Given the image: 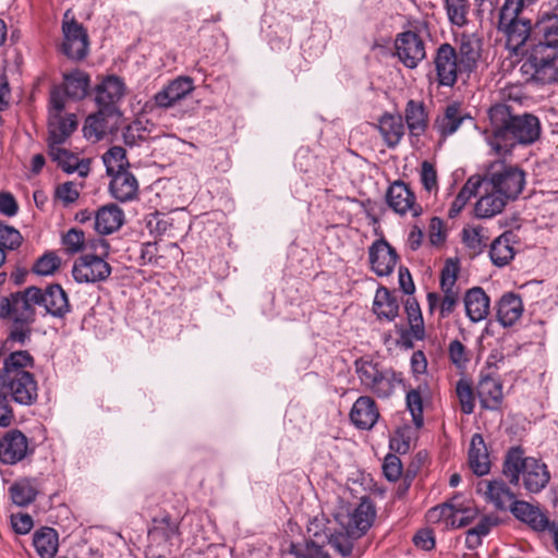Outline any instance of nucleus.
Returning a JSON list of instances; mask_svg holds the SVG:
<instances>
[{"label": "nucleus", "instance_id": "obj_13", "mask_svg": "<svg viewBox=\"0 0 558 558\" xmlns=\"http://www.w3.org/2000/svg\"><path fill=\"white\" fill-rule=\"evenodd\" d=\"M435 69L439 85L451 87L458 78L459 65L454 49L450 45H441L436 53Z\"/></svg>", "mask_w": 558, "mask_h": 558}, {"label": "nucleus", "instance_id": "obj_5", "mask_svg": "<svg viewBox=\"0 0 558 558\" xmlns=\"http://www.w3.org/2000/svg\"><path fill=\"white\" fill-rule=\"evenodd\" d=\"M94 253L84 254L73 265L72 275L78 283L105 281L111 274V266L105 260L109 255V243L104 239L90 241Z\"/></svg>", "mask_w": 558, "mask_h": 558}, {"label": "nucleus", "instance_id": "obj_54", "mask_svg": "<svg viewBox=\"0 0 558 558\" xmlns=\"http://www.w3.org/2000/svg\"><path fill=\"white\" fill-rule=\"evenodd\" d=\"M22 236L20 232L0 222V248L12 251L20 246Z\"/></svg>", "mask_w": 558, "mask_h": 558}, {"label": "nucleus", "instance_id": "obj_4", "mask_svg": "<svg viewBox=\"0 0 558 558\" xmlns=\"http://www.w3.org/2000/svg\"><path fill=\"white\" fill-rule=\"evenodd\" d=\"M361 385L377 398H389L401 381L397 373L383 366L371 356H362L354 363Z\"/></svg>", "mask_w": 558, "mask_h": 558}, {"label": "nucleus", "instance_id": "obj_55", "mask_svg": "<svg viewBox=\"0 0 558 558\" xmlns=\"http://www.w3.org/2000/svg\"><path fill=\"white\" fill-rule=\"evenodd\" d=\"M499 29L506 35H530L532 26L530 20L518 17L511 22L499 23Z\"/></svg>", "mask_w": 558, "mask_h": 558}, {"label": "nucleus", "instance_id": "obj_9", "mask_svg": "<svg viewBox=\"0 0 558 558\" xmlns=\"http://www.w3.org/2000/svg\"><path fill=\"white\" fill-rule=\"evenodd\" d=\"M375 517L376 510L373 502L363 498L353 510L339 513L337 520L349 535L361 537L372 526Z\"/></svg>", "mask_w": 558, "mask_h": 558}, {"label": "nucleus", "instance_id": "obj_21", "mask_svg": "<svg viewBox=\"0 0 558 558\" xmlns=\"http://www.w3.org/2000/svg\"><path fill=\"white\" fill-rule=\"evenodd\" d=\"M37 305L54 317H63L70 311L68 295L59 284H51L44 291L40 289Z\"/></svg>", "mask_w": 558, "mask_h": 558}, {"label": "nucleus", "instance_id": "obj_38", "mask_svg": "<svg viewBox=\"0 0 558 558\" xmlns=\"http://www.w3.org/2000/svg\"><path fill=\"white\" fill-rule=\"evenodd\" d=\"M489 256L492 262L498 266H506L514 257V248L512 246V234L506 232L496 238L490 244Z\"/></svg>", "mask_w": 558, "mask_h": 558}, {"label": "nucleus", "instance_id": "obj_26", "mask_svg": "<svg viewBox=\"0 0 558 558\" xmlns=\"http://www.w3.org/2000/svg\"><path fill=\"white\" fill-rule=\"evenodd\" d=\"M469 465L474 474L483 476L490 471V460L486 444L481 434H474L470 441Z\"/></svg>", "mask_w": 558, "mask_h": 558}, {"label": "nucleus", "instance_id": "obj_28", "mask_svg": "<svg viewBox=\"0 0 558 558\" xmlns=\"http://www.w3.org/2000/svg\"><path fill=\"white\" fill-rule=\"evenodd\" d=\"M481 405L487 410H499L504 400L502 385L499 380L485 376L477 385Z\"/></svg>", "mask_w": 558, "mask_h": 558}, {"label": "nucleus", "instance_id": "obj_58", "mask_svg": "<svg viewBox=\"0 0 558 558\" xmlns=\"http://www.w3.org/2000/svg\"><path fill=\"white\" fill-rule=\"evenodd\" d=\"M525 0H505L502 8L500 9L499 23L511 22L519 17Z\"/></svg>", "mask_w": 558, "mask_h": 558}, {"label": "nucleus", "instance_id": "obj_7", "mask_svg": "<svg viewBox=\"0 0 558 558\" xmlns=\"http://www.w3.org/2000/svg\"><path fill=\"white\" fill-rule=\"evenodd\" d=\"M482 184L488 190L500 193L508 201H512L522 192L525 174L515 166L496 161L492 163L488 173L482 179Z\"/></svg>", "mask_w": 558, "mask_h": 558}, {"label": "nucleus", "instance_id": "obj_1", "mask_svg": "<svg viewBox=\"0 0 558 558\" xmlns=\"http://www.w3.org/2000/svg\"><path fill=\"white\" fill-rule=\"evenodd\" d=\"M490 130L485 132L486 142L496 155L511 151L517 144H531L539 136V121L532 114L512 116L509 107L497 104L488 111Z\"/></svg>", "mask_w": 558, "mask_h": 558}, {"label": "nucleus", "instance_id": "obj_27", "mask_svg": "<svg viewBox=\"0 0 558 558\" xmlns=\"http://www.w3.org/2000/svg\"><path fill=\"white\" fill-rule=\"evenodd\" d=\"M111 177L109 190L113 198L124 203L136 197L138 183L130 171H120Z\"/></svg>", "mask_w": 558, "mask_h": 558}, {"label": "nucleus", "instance_id": "obj_52", "mask_svg": "<svg viewBox=\"0 0 558 558\" xmlns=\"http://www.w3.org/2000/svg\"><path fill=\"white\" fill-rule=\"evenodd\" d=\"M352 538L354 536L349 535L347 532L341 533H332L328 538L329 545L335 548L342 557H348L351 555L353 549Z\"/></svg>", "mask_w": 558, "mask_h": 558}, {"label": "nucleus", "instance_id": "obj_16", "mask_svg": "<svg viewBox=\"0 0 558 558\" xmlns=\"http://www.w3.org/2000/svg\"><path fill=\"white\" fill-rule=\"evenodd\" d=\"M194 90V82L189 76H179L155 94L154 100L159 108H170Z\"/></svg>", "mask_w": 558, "mask_h": 558}, {"label": "nucleus", "instance_id": "obj_19", "mask_svg": "<svg viewBox=\"0 0 558 558\" xmlns=\"http://www.w3.org/2000/svg\"><path fill=\"white\" fill-rule=\"evenodd\" d=\"M62 77V84L57 85L56 87L61 88V95L65 100L69 98L71 100L78 101L88 95L90 77L85 71L76 69L70 72H64Z\"/></svg>", "mask_w": 558, "mask_h": 558}, {"label": "nucleus", "instance_id": "obj_42", "mask_svg": "<svg viewBox=\"0 0 558 558\" xmlns=\"http://www.w3.org/2000/svg\"><path fill=\"white\" fill-rule=\"evenodd\" d=\"M88 37H63L61 51L70 59L82 60L88 53Z\"/></svg>", "mask_w": 558, "mask_h": 558}, {"label": "nucleus", "instance_id": "obj_2", "mask_svg": "<svg viewBox=\"0 0 558 558\" xmlns=\"http://www.w3.org/2000/svg\"><path fill=\"white\" fill-rule=\"evenodd\" d=\"M505 46L510 56L525 58L522 69L533 81L549 84L558 78L557 37H507Z\"/></svg>", "mask_w": 558, "mask_h": 558}, {"label": "nucleus", "instance_id": "obj_59", "mask_svg": "<svg viewBox=\"0 0 558 558\" xmlns=\"http://www.w3.org/2000/svg\"><path fill=\"white\" fill-rule=\"evenodd\" d=\"M56 196L64 204L74 203L80 196V190L74 182H64L56 189Z\"/></svg>", "mask_w": 558, "mask_h": 558}, {"label": "nucleus", "instance_id": "obj_39", "mask_svg": "<svg viewBox=\"0 0 558 558\" xmlns=\"http://www.w3.org/2000/svg\"><path fill=\"white\" fill-rule=\"evenodd\" d=\"M481 186H483L481 177L472 175L469 178L452 202L448 213L449 217L453 218L459 215L470 198L476 194Z\"/></svg>", "mask_w": 558, "mask_h": 558}, {"label": "nucleus", "instance_id": "obj_35", "mask_svg": "<svg viewBox=\"0 0 558 558\" xmlns=\"http://www.w3.org/2000/svg\"><path fill=\"white\" fill-rule=\"evenodd\" d=\"M33 545L40 558H54L59 548V535L52 527H41L34 533Z\"/></svg>", "mask_w": 558, "mask_h": 558}, {"label": "nucleus", "instance_id": "obj_25", "mask_svg": "<svg viewBox=\"0 0 558 558\" xmlns=\"http://www.w3.org/2000/svg\"><path fill=\"white\" fill-rule=\"evenodd\" d=\"M465 119H470V116L463 112L459 102H452L436 119L435 129L442 137H447L456 133Z\"/></svg>", "mask_w": 558, "mask_h": 558}, {"label": "nucleus", "instance_id": "obj_57", "mask_svg": "<svg viewBox=\"0 0 558 558\" xmlns=\"http://www.w3.org/2000/svg\"><path fill=\"white\" fill-rule=\"evenodd\" d=\"M383 472L388 481H397L402 474V463L400 458L395 454H388L383 463Z\"/></svg>", "mask_w": 558, "mask_h": 558}, {"label": "nucleus", "instance_id": "obj_50", "mask_svg": "<svg viewBox=\"0 0 558 558\" xmlns=\"http://www.w3.org/2000/svg\"><path fill=\"white\" fill-rule=\"evenodd\" d=\"M456 392L462 412L471 414L474 411V396L471 385L466 380L460 379L456 385Z\"/></svg>", "mask_w": 558, "mask_h": 558}, {"label": "nucleus", "instance_id": "obj_15", "mask_svg": "<svg viewBox=\"0 0 558 558\" xmlns=\"http://www.w3.org/2000/svg\"><path fill=\"white\" fill-rule=\"evenodd\" d=\"M477 493L486 502L492 504L497 510L511 509L514 500L513 492L502 480L482 481L477 484Z\"/></svg>", "mask_w": 558, "mask_h": 558}, {"label": "nucleus", "instance_id": "obj_49", "mask_svg": "<svg viewBox=\"0 0 558 558\" xmlns=\"http://www.w3.org/2000/svg\"><path fill=\"white\" fill-rule=\"evenodd\" d=\"M62 243L68 253L74 254L77 253L85 247L90 248V242L86 243L85 234L82 230L71 229L66 232V234L62 239Z\"/></svg>", "mask_w": 558, "mask_h": 558}, {"label": "nucleus", "instance_id": "obj_60", "mask_svg": "<svg viewBox=\"0 0 558 558\" xmlns=\"http://www.w3.org/2000/svg\"><path fill=\"white\" fill-rule=\"evenodd\" d=\"M448 351H449L450 361L458 368L464 367L465 364L469 362L465 347L459 340L451 341L449 344Z\"/></svg>", "mask_w": 558, "mask_h": 558}, {"label": "nucleus", "instance_id": "obj_56", "mask_svg": "<svg viewBox=\"0 0 558 558\" xmlns=\"http://www.w3.org/2000/svg\"><path fill=\"white\" fill-rule=\"evenodd\" d=\"M459 267L453 262H447L441 270L440 287L441 290H459L456 286Z\"/></svg>", "mask_w": 558, "mask_h": 558}, {"label": "nucleus", "instance_id": "obj_40", "mask_svg": "<svg viewBox=\"0 0 558 558\" xmlns=\"http://www.w3.org/2000/svg\"><path fill=\"white\" fill-rule=\"evenodd\" d=\"M10 496L16 506L25 507L35 500L37 487L33 480L24 478L11 485Z\"/></svg>", "mask_w": 558, "mask_h": 558}, {"label": "nucleus", "instance_id": "obj_45", "mask_svg": "<svg viewBox=\"0 0 558 558\" xmlns=\"http://www.w3.org/2000/svg\"><path fill=\"white\" fill-rule=\"evenodd\" d=\"M291 553L298 558H329L324 547L313 541L293 544Z\"/></svg>", "mask_w": 558, "mask_h": 558}, {"label": "nucleus", "instance_id": "obj_18", "mask_svg": "<svg viewBox=\"0 0 558 558\" xmlns=\"http://www.w3.org/2000/svg\"><path fill=\"white\" fill-rule=\"evenodd\" d=\"M121 113H110L104 108H98L96 113L88 116L85 120L84 136L94 142L101 140L112 131Z\"/></svg>", "mask_w": 558, "mask_h": 558}, {"label": "nucleus", "instance_id": "obj_3", "mask_svg": "<svg viewBox=\"0 0 558 558\" xmlns=\"http://www.w3.org/2000/svg\"><path fill=\"white\" fill-rule=\"evenodd\" d=\"M502 473L513 485H517L522 476L523 486L530 493L541 492L550 480L546 464L535 458L524 457L520 447H512L508 450Z\"/></svg>", "mask_w": 558, "mask_h": 558}, {"label": "nucleus", "instance_id": "obj_29", "mask_svg": "<svg viewBox=\"0 0 558 558\" xmlns=\"http://www.w3.org/2000/svg\"><path fill=\"white\" fill-rule=\"evenodd\" d=\"M49 156L68 173L77 172L81 178H84L89 172L88 161L80 160L76 155L70 153L62 145L49 147Z\"/></svg>", "mask_w": 558, "mask_h": 558}, {"label": "nucleus", "instance_id": "obj_48", "mask_svg": "<svg viewBox=\"0 0 558 558\" xmlns=\"http://www.w3.org/2000/svg\"><path fill=\"white\" fill-rule=\"evenodd\" d=\"M454 515L452 498L449 502H445L429 509L427 512V520L430 523L444 522L447 527H450V522Z\"/></svg>", "mask_w": 558, "mask_h": 558}, {"label": "nucleus", "instance_id": "obj_23", "mask_svg": "<svg viewBox=\"0 0 558 558\" xmlns=\"http://www.w3.org/2000/svg\"><path fill=\"white\" fill-rule=\"evenodd\" d=\"M396 52L399 60L409 69L417 66L425 58V48L421 37H397Z\"/></svg>", "mask_w": 558, "mask_h": 558}, {"label": "nucleus", "instance_id": "obj_37", "mask_svg": "<svg viewBox=\"0 0 558 558\" xmlns=\"http://www.w3.org/2000/svg\"><path fill=\"white\" fill-rule=\"evenodd\" d=\"M405 122L412 136H421L427 128V114L423 102L409 100L404 112Z\"/></svg>", "mask_w": 558, "mask_h": 558}, {"label": "nucleus", "instance_id": "obj_62", "mask_svg": "<svg viewBox=\"0 0 558 558\" xmlns=\"http://www.w3.org/2000/svg\"><path fill=\"white\" fill-rule=\"evenodd\" d=\"M444 295L441 296L440 302V317L445 318L449 316L458 301H459V290H441Z\"/></svg>", "mask_w": 558, "mask_h": 558}, {"label": "nucleus", "instance_id": "obj_32", "mask_svg": "<svg viewBox=\"0 0 558 558\" xmlns=\"http://www.w3.org/2000/svg\"><path fill=\"white\" fill-rule=\"evenodd\" d=\"M464 306L470 320L478 323L489 313V298L482 288H472L465 293Z\"/></svg>", "mask_w": 558, "mask_h": 558}, {"label": "nucleus", "instance_id": "obj_36", "mask_svg": "<svg viewBox=\"0 0 558 558\" xmlns=\"http://www.w3.org/2000/svg\"><path fill=\"white\" fill-rule=\"evenodd\" d=\"M378 129L389 147L397 146L404 135V124L400 114H384L379 120Z\"/></svg>", "mask_w": 558, "mask_h": 558}, {"label": "nucleus", "instance_id": "obj_30", "mask_svg": "<svg viewBox=\"0 0 558 558\" xmlns=\"http://www.w3.org/2000/svg\"><path fill=\"white\" fill-rule=\"evenodd\" d=\"M524 311L521 298L513 293H505L497 307V317L505 327L513 326L522 316Z\"/></svg>", "mask_w": 558, "mask_h": 558}, {"label": "nucleus", "instance_id": "obj_22", "mask_svg": "<svg viewBox=\"0 0 558 558\" xmlns=\"http://www.w3.org/2000/svg\"><path fill=\"white\" fill-rule=\"evenodd\" d=\"M376 402L368 396L356 399L350 412L352 424L360 429H371L378 421Z\"/></svg>", "mask_w": 558, "mask_h": 558}, {"label": "nucleus", "instance_id": "obj_31", "mask_svg": "<svg viewBox=\"0 0 558 558\" xmlns=\"http://www.w3.org/2000/svg\"><path fill=\"white\" fill-rule=\"evenodd\" d=\"M480 189L483 194L475 204V216L477 218H492L500 214L509 201L495 190H488L485 186Z\"/></svg>", "mask_w": 558, "mask_h": 558}, {"label": "nucleus", "instance_id": "obj_6", "mask_svg": "<svg viewBox=\"0 0 558 558\" xmlns=\"http://www.w3.org/2000/svg\"><path fill=\"white\" fill-rule=\"evenodd\" d=\"M65 99L61 95V88L52 87L49 98L48 146L62 145L77 128V119L74 113H64Z\"/></svg>", "mask_w": 558, "mask_h": 558}, {"label": "nucleus", "instance_id": "obj_10", "mask_svg": "<svg viewBox=\"0 0 558 558\" xmlns=\"http://www.w3.org/2000/svg\"><path fill=\"white\" fill-rule=\"evenodd\" d=\"M125 92L126 86L123 80L116 75H109L95 88L96 105L110 113H120L118 105L125 96Z\"/></svg>", "mask_w": 558, "mask_h": 558}, {"label": "nucleus", "instance_id": "obj_14", "mask_svg": "<svg viewBox=\"0 0 558 558\" xmlns=\"http://www.w3.org/2000/svg\"><path fill=\"white\" fill-rule=\"evenodd\" d=\"M12 400L21 405H32L38 397V386L33 374L0 383Z\"/></svg>", "mask_w": 558, "mask_h": 558}, {"label": "nucleus", "instance_id": "obj_51", "mask_svg": "<svg viewBox=\"0 0 558 558\" xmlns=\"http://www.w3.org/2000/svg\"><path fill=\"white\" fill-rule=\"evenodd\" d=\"M60 263V258L54 253H46L37 259L33 270L40 276H50L59 268Z\"/></svg>", "mask_w": 558, "mask_h": 558}, {"label": "nucleus", "instance_id": "obj_44", "mask_svg": "<svg viewBox=\"0 0 558 558\" xmlns=\"http://www.w3.org/2000/svg\"><path fill=\"white\" fill-rule=\"evenodd\" d=\"M405 312L412 335L416 339H422L424 336V325L418 303L415 300H408L405 303Z\"/></svg>", "mask_w": 558, "mask_h": 558}, {"label": "nucleus", "instance_id": "obj_12", "mask_svg": "<svg viewBox=\"0 0 558 558\" xmlns=\"http://www.w3.org/2000/svg\"><path fill=\"white\" fill-rule=\"evenodd\" d=\"M372 270L379 277L389 276L398 263L396 250L385 240H376L368 248Z\"/></svg>", "mask_w": 558, "mask_h": 558}, {"label": "nucleus", "instance_id": "obj_33", "mask_svg": "<svg viewBox=\"0 0 558 558\" xmlns=\"http://www.w3.org/2000/svg\"><path fill=\"white\" fill-rule=\"evenodd\" d=\"M124 221V214L117 205L101 207L95 217V229L100 234H110L120 229Z\"/></svg>", "mask_w": 558, "mask_h": 558}, {"label": "nucleus", "instance_id": "obj_46", "mask_svg": "<svg viewBox=\"0 0 558 558\" xmlns=\"http://www.w3.org/2000/svg\"><path fill=\"white\" fill-rule=\"evenodd\" d=\"M407 408L411 413L412 421L416 428L423 426V399L422 395L416 389H411L407 393Z\"/></svg>", "mask_w": 558, "mask_h": 558}, {"label": "nucleus", "instance_id": "obj_47", "mask_svg": "<svg viewBox=\"0 0 558 558\" xmlns=\"http://www.w3.org/2000/svg\"><path fill=\"white\" fill-rule=\"evenodd\" d=\"M446 8L452 25L461 27L466 23V0H446Z\"/></svg>", "mask_w": 558, "mask_h": 558}, {"label": "nucleus", "instance_id": "obj_61", "mask_svg": "<svg viewBox=\"0 0 558 558\" xmlns=\"http://www.w3.org/2000/svg\"><path fill=\"white\" fill-rule=\"evenodd\" d=\"M428 239L432 245H440L446 240L444 221L438 217H433L428 226Z\"/></svg>", "mask_w": 558, "mask_h": 558}, {"label": "nucleus", "instance_id": "obj_53", "mask_svg": "<svg viewBox=\"0 0 558 558\" xmlns=\"http://www.w3.org/2000/svg\"><path fill=\"white\" fill-rule=\"evenodd\" d=\"M421 183L425 191L428 193H436L438 191L437 171L433 163L423 161L421 166Z\"/></svg>", "mask_w": 558, "mask_h": 558}, {"label": "nucleus", "instance_id": "obj_43", "mask_svg": "<svg viewBox=\"0 0 558 558\" xmlns=\"http://www.w3.org/2000/svg\"><path fill=\"white\" fill-rule=\"evenodd\" d=\"M104 163L109 175L128 171L129 161L126 159L125 149L120 146L111 147L102 157Z\"/></svg>", "mask_w": 558, "mask_h": 558}, {"label": "nucleus", "instance_id": "obj_8", "mask_svg": "<svg viewBox=\"0 0 558 558\" xmlns=\"http://www.w3.org/2000/svg\"><path fill=\"white\" fill-rule=\"evenodd\" d=\"M40 289L29 287L23 292L0 299V318H9L15 324L28 325L35 319V306L38 303Z\"/></svg>", "mask_w": 558, "mask_h": 558}, {"label": "nucleus", "instance_id": "obj_11", "mask_svg": "<svg viewBox=\"0 0 558 558\" xmlns=\"http://www.w3.org/2000/svg\"><path fill=\"white\" fill-rule=\"evenodd\" d=\"M388 206L398 215L410 214L412 217H418L422 214V207L416 203L415 194L402 181H395L386 194Z\"/></svg>", "mask_w": 558, "mask_h": 558}, {"label": "nucleus", "instance_id": "obj_64", "mask_svg": "<svg viewBox=\"0 0 558 558\" xmlns=\"http://www.w3.org/2000/svg\"><path fill=\"white\" fill-rule=\"evenodd\" d=\"M538 33L543 35H558V16L556 14L546 15L536 23Z\"/></svg>", "mask_w": 558, "mask_h": 558}, {"label": "nucleus", "instance_id": "obj_34", "mask_svg": "<svg viewBox=\"0 0 558 558\" xmlns=\"http://www.w3.org/2000/svg\"><path fill=\"white\" fill-rule=\"evenodd\" d=\"M373 311L379 319L393 320L399 313L398 299L386 288L377 289Z\"/></svg>", "mask_w": 558, "mask_h": 558}, {"label": "nucleus", "instance_id": "obj_63", "mask_svg": "<svg viewBox=\"0 0 558 558\" xmlns=\"http://www.w3.org/2000/svg\"><path fill=\"white\" fill-rule=\"evenodd\" d=\"M413 543L416 548L422 550H432L435 547V537L432 530L422 529L413 536Z\"/></svg>", "mask_w": 558, "mask_h": 558}, {"label": "nucleus", "instance_id": "obj_17", "mask_svg": "<svg viewBox=\"0 0 558 558\" xmlns=\"http://www.w3.org/2000/svg\"><path fill=\"white\" fill-rule=\"evenodd\" d=\"M28 452V440L26 436L12 429L5 433L0 440V461L4 464H15L23 460Z\"/></svg>", "mask_w": 558, "mask_h": 558}, {"label": "nucleus", "instance_id": "obj_20", "mask_svg": "<svg viewBox=\"0 0 558 558\" xmlns=\"http://www.w3.org/2000/svg\"><path fill=\"white\" fill-rule=\"evenodd\" d=\"M34 365V359L27 351H14L3 357V366L0 368V383L32 374L28 368Z\"/></svg>", "mask_w": 558, "mask_h": 558}, {"label": "nucleus", "instance_id": "obj_24", "mask_svg": "<svg viewBox=\"0 0 558 558\" xmlns=\"http://www.w3.org/2000/svg\"><path fill=\"white\" fill-rule=\"evenodd\" d=\"M510 510L518 520L526 523L535 531L543 532L550 529L551 522L538 507L526 501L517 500Z\"/></svg>", "mask_w": 558, "mask_h": 558}, {"label": "nucleus", "instance_id": "obj_41", "mask_svg": "<svg viewBox=\"0 0 558 558\" xmlns=\"http://www.w3.org/2000/svg\"><path fill=\"white\" fill-rule=\"evenodd\" d=\"M454 518L450 522V527H462L470 524L476 517L477 510L470 501L461 500L459 497L453 498Z\"/></svg>", "mask_w": 558, "mask_h": 558}]
</instances>
